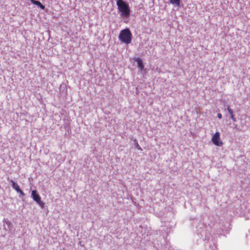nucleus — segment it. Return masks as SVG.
<instances>
[{
	"instance_id": "obj_7",
	"label": "nucleus",
	"mask_w": 250,
	"mask_h": 250,
	"mask_svg": "<svg viewBox=\"0 0 250 250\" xmlns=\"http://www.w3.org/2000/svg\"><path fill=\"white\" fill-rule=\"evenodd\" d=\"M136 62L137 63V66L140 70H143L144 68V66L142 60L140 58H138L136 59Z\"/></svg>"
},
{
	"instance_id": "obj_5",
	"label": "nucleus",
	"mask_w": 250,
	"mask_h": 250,
	"mask_svg": "<svg viewBox=\"0 0 250 250\" xmlns=\"http://www.w3.org/2000/svg\"><path fill=\"white\" fill-rule=\"evenodd\" d=\"M227 109L229 114L230 118L232 120V121L234 123H235L237 120H236V118L234 116V115L233 114V110L230 108L229 105H227Z\"/></svg>"
},
{
	"instance_id": "obj_9",
	"label": "nucleus",
	"mask_w": 250,
	"mask_h": 250,
	"mask_svg": "<svg viewBox=\"0 0 250 250\" xmlns=\"http://www.w3.org/2000/svg\"><path fill=\"white\" fill-rule=\"evenodd\" d=\"M169 1L170 3L176 6H179L181 0H169Z\"/></svg>"
},
{
	"instance_id": "obj_8",
	"label": "nucleus",
	"mask_w": 250,
	"mask_h": 250,
	"mask_svg": "<svg viewBox=\"0 0 250 250\" xmlns=\"http://www.w3.org/2000/svg\"><path fill=\"white\" fill-rule=\"evenodd\" d=\"M31 2L32 3L36 5L38 7H40L43 10L45 8L44 5H43L39 1L35 0H31Z\"/></svg>"
},
{
	"instance_id": "obj_6",
	"label": "nucleus",
	"mask_w": 250,
	"mask_h": 250,
	"mask_svg": "<svg viewBox=\"0 0 250 250\" xmlns=\"http://www.w3.org/2000/svg\"><path fill=\"white\" fill-rule=\"evenodd\" d=\"M8 181L12 183V187L18 192L21 189L19 185L15 182L12 179L8 178Z\"/></svg>"
},
{
	"instance_id": "obj_11",
	"label": "nucleus",
	"mask_w": 250,
	"mask_h": 250,
	"mask_svg": "<svg viewBox=\"0 0 250 250\" xmlns=\"http://www.w3.org/2000/svg\"><path fill=\"white\" fill-rule=\"evenodd\" d=\"M18 193H19L20 194V195L21 196H24L25 195V194L24 193V192L21 190L20 189L18 192ZM21 196H20V197Z\"/></svg>"
},
{
	"instance_id": "obj_3",
	"label": "nucleus",
	"mask_w": 250,
	"mask_h": 250,
	"mask_svg": "<svg viewBox=\"0 0 250 250\" xmlns=\"http://www.w3.org/2000/svg\"><path fill=\"white\" fill-rule=\"evenodd\" d=\"M31 197L41 208H42L44 207L45 203L41 201V197L40 195L37 193L36 190L32 191Z\"/></svg>"
},
{
	"instance_id": "obj_14",
	"label": "nucleus",
	"mask_w": 250,
	"mask_h": 250,
	"mask_svg": "<svg viewBox=\"0 0 250 250\" xmlns=\"http://www.w3.org/2000/svg\"><path fill=\"white\" fill-rule=\"evenodd\" d=\"M233 128H236V127H237V125H236V124H234H234H233Z\"/></svg>"
},
{
	"instance_id": "obj_10",
	"label": "nucleus",
	"mask_w": 250,
	"mask_h": 250,
	"mask_svg": "<svg viewBox=\"0 0 250 250\" xmlns=\"http://www.w3.org/2000/svg\"><path fill=\"white\" fill-rule=\"evenodd\" d=\"M133 141H134V145H135V147H136L137 149H139V150H142V148L140 147V146L139 145L137 140L136 139H134V140H133Z\"/></svg>"
},
{
	"instance_id": "obj_4",
	"label": "nucleus",
	"mask_w": 250,
	"mask_h": 250,
	"mask_svg": "<svg viewBox=\"0 0 250 250\" xmlns=\"http://www.w3.org/2000/svg\"><path fill=\"white\" fill-rule=\"evenodd\" d=\"M211 141L215 146H221L223 145V143L220 140V133L219 132H215L212 136Z\"/></svg>"
},
{
	"instance_id": "obj_1",
	"label": "nucleus",
	"mask_w": 250,
	"mask_h": 250,
	"mask_svg": "<svg viewBox=\"0 0 250 250\" xmlns=\"http://www.w3.org/2000/svg\"><path fill=\"white\" fill-rule=\"evenodd\" d=\"M116 4L119 11L121 12V16L125 18L128 17L130 11L128 3L123 0H116Z\"/></svg>"
},
{
	"instance_id": "obj_13",
	"label": "nucleus",
	"mask_w": 250,
	"mask_h": 250,
	"mask_svg": "<svg viewBox=\"0 0 250 250\" xmlns=\"http://www.w3.org/2000/svg\"><path fill=\"white\" fill-rule=\"evenodd\" d=\"M217 117L219 119H221L222 117V114L221 113H218L217 114Z\"/></svg>"
},
{
	"instance_id": "obj_12",
	"label": "nucleus",
	"mask_w": 250,
	"mask_h": 250,
	"mask_svg": "<svg viewBox=\"0 0 250 250\" xmlns=\"http://www.w3.org/2000/svg\"><path fill=\"white\" fill-rule=\"evenodd\" d=\"M5 223H6V224L8 226V229H10V227L9 226L11 225V224L10 223V222L8 221H5Z\"/></svg>"
},
{
	"instance_id": "obj_2",
	"label": "nucleus",
	"mask_w": 250,
	"mask_h": 250,
	"mask_svg": "<svg viewBox=\"0 0 250 250\" xmlns=\"http://www.w3.org/2000/svg\"><path fill=\"white\" fill-rule=\"evenodd\" d=\"M131 38L132 34L128 28L121 30L119 35V40L125 44L130 43L131 41Z\"/></svg>"
}]
</instances>
